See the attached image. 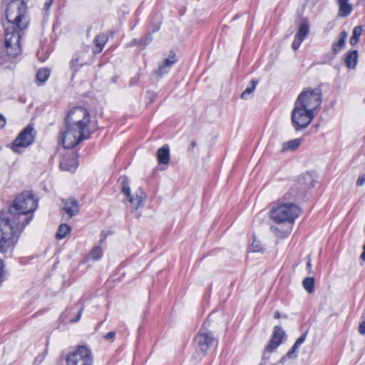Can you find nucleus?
<instances>
[{
	"instance_id": "4be33fe9",
	"label": "nucleus",
	"mask_w": 365,
	"mask_h": 365,
	"mask_svg": "<svg viewBox=\"0 0 365 365\" xmlns=\"http://www.w3.org/2000/svg\"><path fill=\"white\" fill-rule=\"evenodd\" d=\"M157 157L159 163L160 164H168L170 161V148L168 145H163L159 148L157 152Z\"/></svg>"
},
{
	"instance_id": "a19ab883",
	"label": "nucleus",
	"mask_w": 365,
	"mask_h": 365,
	"mask_svg": "<svg viewBox=\"0 0 365 365\" xmlns=\"http://www.w3.org/2000/svg\"><path fill=\"white\" fill-rule=\"evenodd\" d=\"M83 310V308L81 307L77 313L76 317L73 319H71L69 321L73 323L77 322L78 321H79L81 317V314H82Z\"/></svg>"
},
{
	"instance_id": "2f4dec72",
	"label": "nucleus",
	"mask_w": 365,
	"mask_h": 365,
	"mask_svg": "<svg viewBox=\"0 0 365 365\" xmlns=\"http://www.w3.org/2000/svg\"><path fill=\"white\" fill-rule=\"evenodd\" d=\"M302 284L306 291L312 293L314 290V279L313 277H306L303 279Z\"/></svg>"
},
{
	"instance_id": "09e8293b",
	"label": "nucleus",
	"mask_w": 365,
	"mask_h": 365,
	"mask_svg": "<svg viewBox=\"0 0 365 365\" xmlns=\"http://www.w3.org/2000/svg\"><path fill=\"white\" fill-rule=\"evenodd\" d=\"M307 268L308 269V272L309 273L311 272V269H312V262H311L310 258L308 259V261L307 262Z\"/></svg>"
},
{
	"instance_id": "c85d7f7f",
	"label": "nucleus",
	"mask_w": 365,
	"mask_h": 365,
	"mask_svg": "<svg viewBox=\"0 0 365 365\" xmlns=\"http://www.w3.org/2000/svg\"><path fill=\"white\" fill-rule=\"evenodd\" d=\"M113 36V34L102 33L99 34L95 37L94 43L95 46H105L108 42L109 36Z\"/></svg>"
},
{
	"instance_id": "c756f323",
	"label": "nucleus",
	"mask_w": 365,
	"mask_h": 365,
	"mask_svg": "<svg viewBox=\"0 0 365 365\" xmlns=\"http://www.w3.org/2000/svg\"><path fill=\"white\" fill-rule=\"evenodd\" d=\"M50 53L49 47H40L36 51V56L39 61L43 62L48 58Z\"/></svg>"
},
{
	"instance_id": "dca6fc26",
	"label": "nucleus",
	"mask_w": 365,
	"mask_h": 365,
	"mask_svg": "<svg viewBox=\"0 0 365 365\" xmlns=\"http://www.w3.org/2000/svg\"><path fill=\"white\" fill-rule=\"evenodd\" d=\"M21 53V47H0V67Z\"/></svg>"
},
{
	"instance_id": "473e14b6",
	"label": "nucleus",
	"mask_w": 365,
	"mask_h": 365,
	"mask_svg": "<svg viewBox=\"0 0 365 365\" xmlns=\"http://www.w3.org/2000/svg\"><path fill=\"white\" fill-rule=\"evenodd\" d=\"M119 182L121 185L122 192L125 195H129L130 192V189L128 185V178L125 176L120 177L119 179Z\"/></svg>"
},
{
	"instance_id": "ea45409f",
	"label": "nucleus",
	"mask_w": 365,
	"mask_h": 365,
	"mask_svg": "<svg viewBox=\"0 0 365 365\" xmlns=\"http://www.w3.org/2000/svg\"><path fill=\"white\" fill-rule=\"evenodd\" d=\"M115 331H109L104 336V338L108 341H113L115 339Z\"/></svg>"
},
{
	"instance_id": "603ef678",
	"label": "nucleus",
	"mask_w": 365,
	"mask_h": 365,
	"mask_svg": "<svg viewBox=\"0 0 365 365\" xmlns=\"http://www.w3.org/2000/svg\"><path fill=\"white\" fill-rule=\"evenodd\" d=\"M191 146H192V148L195 147V146H196V142L192 141V142L191 143Z\"/></svg>"
},
{
	"instance_id": "bb28decb",
	"label": "nucleus",
	"mask_w": 365,
	"mask_h": 365,
	"mask_svg": "<svg viewBox=\"0 0 365 365\" xmlns=\"http://www.w3.org/2000/svg\"><path fill=\"white\" fill-rule=\"evenodd\" d=\"M307 331L302 334L295 341L292 347L288 351V356H290L294 354H297V349L304 342L307 338Z\"/></svg>"
},
{
	"instance_id": "f8f14e48",
	"label": "nucleus",
	"mask_w": 365,
	"mask_h": 365,
	"mask_svg": "<svg viewBox=\"0 0 365 365\" xmlns=\"http://www.w3.org/2000/svg\"><path fill=\"white\" fill-rule=\"evenodd\" d=\"M25 30H20L10 26L5 29L4 46H21Z\"/></svg>"
},
{
	"instance_id": "58836bf2",
	"label": "nucleus",
	"mask_w": 365,
	"mask_h": 365,
	"mask_svg": "<svg viewBox=\"0 0 365 365\" xmlns=\"http://www.w3.org/2000/svg\"><path fill=\"white\" fill-rule=\"evenodd\" d=\"M297 357V354H294L293 353V354L290 356H288V352L286 354V355H284V356H282L280 360L277 363V365L278 364H281V365H283L284 364L286 360L287 359H296Z\"/></svg>"
},
{
	"instance_id": "79ce46f5",
	"label": "nucleus",
	"mask_w": 365,
	"mask_h": 365,
	"mask_svg": "<svg viewBox=\"0 0 365 365\" xmlns=\"http://www.w3.org/2000/svg\"><path fill=\"white\" fill-rule=\"evenodd\" d=\"M365 183V175L360 176L356 180V185L361 186Z\"/></svg>"
},
{
	"instance_id": "5701e85b",
	"label": "nucleus",
	"mask_w": 365,
	"mask_h": 365,
	"mask_svg": "<svg viewBox=\"0 0 365 365\" xmlns=\"http://www.w3.org/2000/svg\"><path fill=\"white\" fill-rule=\"evenodd\" d=\"M302 138H296L293 140H288L287 142H284L282 144L281 152L285 153L287 151H293L295 150L302 143Z\"/></svg>"
},
{
	"instance_id": "9d476101",
	"label": "nucleus",
	"mask_w": 365,
	"mask_h": 365,
	"mask_svg": "<svg viewBox=\"0 0 365 365\" xmlns=\"http://www.w3.org/2000/svg\"><path fill=\"white\" fill-rule=\"evenodd\" d=\"M284 336L285 333L284 330L280 327L276 326L274 329L272 338L268 344L265 346L263 352L262 356L264 360L269 359L270 354L282 343V340Z\"/></svg>"
},
{
	"instance_id": "49530a36",
	"label": "nucleus",
	"mask_w": 365,
	"mask_h": 365,
	"mask_svg": "<svg viewBox=\"0 0 365 365\" xmlns=\"http://www.w3.org/2000/svg\"><path fill=\"white\" fill-rule=\"evenodd\" d=\"M44 359V356H38L36 359H35V361H34V363L36 364H39L40 363H41L43 361Z\"/></svg>"
},
{
	"instance_id": "ddd939ff",
	"label": "nucleus",
	"mask_w": 365,
	"mask_h": 365,
	"mask_svg": "<svg viewBox=\"0 0 365 365\" xmlns=\"http://www.w3.org/2000/svg\"><path fill=\"white\" fill-rule=\"evenodd\" d=\"M178 61L175 53L170 51L168 55H165L162 61H160L158 66V68L154 70L155 73L159 77L168 73L171 67Z\"/></svg>"
},
{
	"instance_id": "c9c22d12",
	"label": "nucleus",
	"mask_w": 365,
	"mask_h": 365,
	"mask_svg": "<svg viewBox=\"0 0 365 365\" xmlns=\"http://www.w3.org/2000/svg\"><path fill=\"white\" fill-rule=\"evenodd\" d=\"M251 251L254 252H259L263 251L262 245L260 241L257 240L255 237H253V241L250 247Z\"/></svg>"
},
{
	"instance_id": "39448f33",
	"label": "nucleus",
	"mask_w": 365,
	"mask_h": 365,
	"mask_svg": "<svg viewBox=\"0 0 365 365\" xmlns=\"http://www.w3.org/2000/svg\"><path fill=\"white\" fill-rule=\"evenodd\" d=\"M314 180L311 175L306 174L294 180L288 192L284 195V200H294L304 195L305 192L314 186Z\"/></svg>"
},
{
	"instance_id": "e433bc0d",
	"label": "nucleus",
	"mask_w": 365,
	"mask_h": 365,
	"mask_svg": "<svg viewBox=\"0 0 365 365\" xmlns=\"http://www.w3.org/2000/svg\"><path fill=\"white\" fill-rule=\"evenodd\" d=\"M102 51L103 47H88V50L86 52H88V56L93 58L96 54L100 53Z\"/></svg>"
},
{
	"instance_id": "412c9836",
	"label": "nucleus",
	"mask_w": 365,
	"mask_h": 365,
	"mask_svg": "<svg viewBox=\"0 0 365 365\" xmlns=\"http://www.w3.org/2000/svg\"><path fill=\"white\" fill-rule=\"evenodd\" d=\"M359 54L356 50L349 51L344 55V63L350 68H355L358 62Z\"/></svg>"
},
{
	"instance_id": "a18cd8bd",
	"label": "nucleus",
	"mask_w": 365,
	"mask_h": 365,
	"mask_svg": "<svg viewBox=\"0 0 365 365\" xmlns=\"http://www.w3.org/2000/svg\"><path fill=\"white\" fill-rule=\"evenodd\" d=\"M5 124L6 119L1 114H0V128H3L5 126Z\"/></svg>"
},
{
	"instance_id": "3c124183",
	"label": "nucleus",
	"mask_w": 365,
	"mask_h": 365,
	"mask_svg": "<svg viewBox=\"0 0 365 365\" xmlns=\"http://www.w3.org/2000/svg\"><path fill=\"white\" fill-rule=\"evenodd\" d=\"M274 317L276 319H279L280 317V313L278 311H276L274 312Z\"/></svg>"
},
{
	"instance_id": "de8ad7c7",
	"label": "nucleus",
	"mask_w": 365,
	"mask_h": 365,
	"mask_svg": "<svg viewBox=\"0 0 365 365\" xmlns=\"http://www.w3.org/2000/svg\"><path fill=\"white\" fill-rule=\"evenodd\" d=\"M52 3H53V0H47L44 4L45 9H48L50 8V6H51Z\"/></svg>"
},
{
	"instance_id": "f3484780",
	"label": "nucleus",
	"mask_w": 365,
	"mask_h": 365,
	"mask_svg": "<svg viewBox=\"0 0 365 365\" xmlns=\"http://www.w3.org/2000/svg\"><path fill=\"white\" fill-rule=\"evenodd\" d=\"M125 196L131 205V209L133 212L136 211L137 209L143 205V201L145 199V195L143 190L140 188H138L134 195H131L130 192L129 195Z\"/></svg>"
},
{
	"instance_id": "f704fd0d",
	"label": "nucleus",
	"mask_w": 365,
	"mask_h": 365,
	"mask_svg": "<svg viewBox=\"0 0 365 365\" xmlns=\"http://www.w3.org/2000/svg\"><path fill=\"white\" fill-rule=\"evenodd\" d=\"M348 34L345 31H342L339 36L337 41L333 43L332 46H344L346 39H347Z\"/></svg>"
},
{
	"instance_id": "a211bd4d",
	"label": "nucleus",
	"mask_w": 365,
	"mask_h": 365,
	"mask_svg": "<svg viewBox=\"0 0 365 365\" xmlns=\"http://www.w3.org/2000/svg\"><path fill=\"white\" fill-rule=\"evenodd\" d=\"M78 167V160L74 154L64 156L60 163L62 170L74 172Z\"/></svg>"
},
{
	"instance_id": "13d9d810",
	"label": "nucleus",
	"mask_w": 365,
	"mask_h": 365,
	"mask_svg": "<svg viewBox=\"0 0 365 365\" xmlns=\"http://www.w3.org/2000/svg\"><path fill=\"white\" fill-rule=\"evenodd\" d=\"M67 312V310H65V312H63V314H66Z\"/></svg>"
},
{
	"instance_id": "423d86ee",
	"label": "nucleus",
	"mask_w": 365,
	"mask_h": 365,
	"mask_svg": "<svg viewBox=\"0 0 365 365\" xmlns=\"http://www.w3.org/2000/svg\"><path fill=\"white\" fill-rule=\"evenodd\" d=\"M321 103L322 93L319 89H306L299 95L294 103L300 107L310 109L314 113Z\"/></svg>"
},
{
	"instance_id": "6ab92c4d",
	"label": "nucleus",
	"mask_w": 365,
	"mask_h": 365,
	"mask_svg": "<svg viewBox=\"0 0 365 365\" xmlns=\"http://www.w3.org/2000/svg\"><path fill=\"white\" fill-rule=\"evenodd\" d=\"M309 32V26L307 21H304L302 22L299 26V30L295 35L294 41L292 46H299L307 36Z\"/></svg>"
},
{
	"instance_id": "aec40b11",
	"label": "nucleus",
	"mask_w": 365,
	"mask_h": 365,
	"mask_svg": "<svg viewBox=\"0 0 365 365\" xmlns=\"http://www.w3.org/2000/svg\"><path fill=\"white\" fill-rule=\"evenodd\" d=\"M349 0H336L339 6L338 16L339 17H346L352 11V5L349 3Z\"/></svg>"
},
{
	"instance_id": "cd10ccee",
	"label": "nucleus",
	"mask_w": 365,
	"mask_h": 365,
	"mask_svg": "<svg viewBox=\"0 0 365 365\" xmlns=\"http://www.w3.org/2000/svg\"><path fill=\"white\" fill-rule=\"evenodd\" d=\"M71 231V227L67 224H61L56 234V237L58 240H62L65 238Z\"/></svg>"
},
{
	"instance_id": "9b49d317",
	"label": "nucleus",
	"mask_w": 365,
	"mask_h": 365,
	"mask_svg": "<svg viewBox=\"0 0 365 365\" xmlns=\"http://www.w3.org/2000/svg\"><path fill=\"white\" fill-rule=\"evenodd\" d=\"M195 343L200 351L206 353L212 346L216 344L217 341L211 332L200 331L195 338Z\"/></svg>"
},
{
	"instance_id": "c03bdc74",
	"label": "nucleus",
	"mask_w": 365,
	"mask_h": 365,
	"mask_svg": "<svg viewBox=\"0 0 365 365\" xmlns=\"http://www.w3.org/2000/svg\"><path fill=\"white\" fill-rule=\"evenodd\" d=\"M160 25L159 23L155 24L152 26L151 34L158 31L160 29Z\"/></svg>"
},
{
	"instance_id": "f257e3e1",
	"label": "nucleus",
	"mask_w": 365,
	"mask_h": 365,
	"mask_svg": "<svg viewBox=\"0 0 365 365\" xmlns=\"http://www.w3.org/2000/svg\"><path fill=\"white\" fill-rule=\"evenodd\" d=\"M38 200L26 191L18 195L10 206L7 215L0 218V252L11 255L18 238L32 219L29 216L37 208Z\"/></svg>"
},
{
	"instance_id": "052dcab7",
	"label": "nucleus",
	"mask_w": 365,
	"mask_h": 365,
	"mask_svg": "<svg viewBox=\"0 0 365 365\" xmlns=\"http://www.w3.org/2000/svg\"><path fill=\"white\" fill-rule=\"evenodd\" d=\"M363 2H364V5H365V0H363Z\"/></svg>"
},
{
	"instance_id": "2eb2a0df",
	"label": "nucleus",
	"mask_w": 365,
	"mask_h": 365,
	"mask_svg": "<svg viewBox=\"0 0 365 365\" xmlns=\"http://www.w3.org/2000/svg\"><path fill=\"white\" fill-rule=\"evenodd\" d=\"M87 50L88 47L83 48L73 56L70 67L73 72H76L81 66L90 63L93 61L91 56H88V53L85 52Z\"/></svg>"
},
{
	"instance_id": "6e6552de",
	"label": "nucleus",
	"mask_w": 365,
	"mask_h": 365,
	"mask_svg": "<svg viewBox=\"0 0 365 365\" xmlns=\"http://www.w3.org/2000/svg\"><path fill=\"white\" fill-rule=\"evenodd\" d=\"M67 365H93L91 351L85 346H78L73 351L67 355Z\"/></svg>"
},
{
	"instance_id": "0eeeda50",
	"label": "nucleus",
	"mask_w": 365,
	"mask_h": 365,
	"mask_svg": "<svg viewBox=\"0 0 365 365\" xmlns=\"http://www.w3.org/2000/svg\"><path fill=\"white\" fill-rule=\"evenodd\" d=\"M315 116V113L299 106L294 103V109L292 112L291 120L292 124L296 130L306 128L312 122Z\"/></svg>"
},
{
	"instance_id": "37998d69",
	"label": "nucleus",
	"mask_w": 365,
	"mask_h": 365,
	"mask_svg": "<svg viewBox=\"0 0 365 365\" xmlns=\"http://www.w3.org/2000/svg\"><path fill=\"white\" fill-rule=\"evenodd\" d=\"M359 331L360 334L364 335L365 334V321H363L360 323L359 327Z\"/></svg>"
},
{
	"instance_id": "4c0bfd02",
	"label": "nucleus",
	"mask_w": 365,
	"mask_h": 365,
	"mask_svg": "<svg viewBox=\"0 0 365 365\" xmlns=\"http://www.w3.org/2000/svg\"><path fill=\"white\" fill-rule=\"evenodd\" d=\"M152 34L151 32H148L145 37L141 39L140 42V46H146L148 44H150L152 41Z\"/></svg>"
},
{
	"instance_id": "bf43d9fd",
	"label": "nucleus",
	"mask_w": 365,
	"mask_h": 365,
	"mask_svg": "<svg viewBox=\"0 0 365 365\" xmlns=\"http://www.w3.org/2000/svg\"><path fill=\"white\" fill-rule=\"evenodd\" d=\"M269 365H277V364H269Z\"/></svg>"
},
{
	"instance_id": "4468645a",
	"label": "nucleus",
	"mask_w": 365,
	"mask_h": 365,
	"mask_svg": "<svg viewBox=\"0 0 365 365\" xmlns=\"http://www.w3.org/2000/svg\"><path fill=\"white\" fill-rule=\"evenodd\" d=\"M63 218L66 220H70L77 215L80 210V205L76 199L71 197L62 200Z\"/></svg>"
},
{
	"instance_id": "7c9ffc66",
	"label": "nucleus",
	"mask_w": 365,
	"mask_h": 365,
	"mask_svg": "<svg viewBox=\"0 0 365 365\" xmlns=\"http://www.w3.org/2000/svg\"><path fill=\"white\" fill-rule=\"evenodd\" d=\"M257 84V81L255 80H252L250 81V85L248 86L241 94V98L243 99H248L251 94L254 92L256 86Z\"/></svg>"
},
{
	"instance_id": "5fc2aeb1",
	"label": "nucleus",
	"mask_w": 365,
	"mask_h": 365,
	"mask_svg": "<svg viewBox=\"0 0 365 365\" xmlns=\"http://www.w3.org/2000/svg\"><path fill=\"white\" fill-rule=\"evenodd\" d=\"M334 52H335V53H336V52H337V50H336V47H334Z\"/></svg>"
},
{
	"instance_id": "6e6d98bb",
	"label": "nucleus",
	"mask_w": 365,
	"mask_h": 365,
	"mask_svg": "<svg viewBox=\"0 0 365 365\" xmlns=\"http://www.w3.org/2000/svg\"><path fill=\"white\" fill-rule=\"evenodd\" d=\"M67 312V310H65V312H63V314H66Z\"/></svg>"
},
{
	"instance_id": "b1692460",
	"label": "nucleus",
	"mask_w": 365,
	"mask_h": 365,
	"mask_svg": "<svg viewBox=\"0 0 365 365\" xmlns=\"http://www.w3.org/2000/svg\"><path fill=\"white\" fill-rule=\"evenodd\" d=\"M51 71L46 68H40L36 75V83L38 86L43 85L49 78Z\"/></svg>"
},
{
	"instance_id": "393cba45",
	"label": "nucleus",
	"mask_w": 365,
	"mask_h": 365,
	"mask_svg": "<svg viewBox=\"0 0 365 365\" xmlns=\"http://www.w3.org/2000/svg\"><path fill=\"white\" fill-rule=\"evenodd\" d=\"M292 226L289 225L284 230H282L278 226H271L272 232L278 238L283 239L289 236L291 233Z\"/></svg>"
},
{
	"instance_id": "f03ea898",
	"label": "nucleus",
	"mask_w": 365,
	"mask_h": 365,
	"mask_svg": "<svg viewBox=\"0 0 365 365\" xmlns=\"http://www.w3.org/2000/svg\"><path fill=\"white\" fill-rule=\"evenodd\" d=\"M90 121V114L86 108L76 107L70 110L66 118V130L61 135L63 148H72L88 139L91 135Z\"/></svg>"
},
{
	"instance_id": "7ed1b4c3",
	"label": "nucleus",
	"mask_w": 365,
	"mask_h": 365,
	"mask_svg": "<svg viewBox=\"0 0 365 365\" xmlns=\"http://www.w3.org/2000/svg\"><path fill=\"white\" fill-rule=\"evenodd\" d=\"M5 17L10 26L20 30H26L30 18L26 1L24 0H11L6 6Z\"/></svg>"
},
{
	"instance_id": "8fccbe9b",
	"label": "nucleus",
	"mask_w": 365,
	"mask_h": 365,
	"mask_svg": "<svg viewBox=\"0 0 365 365\" xmlns=\"http://www.w3.org/2000/svg\"><path fill=\"white\" fill-rule=\"evenodd\" d=\"M259 365H268V360H264L262 357V362Z\"/></svg>"
},
{
	"instance_id": "864d4df0",
	"label": "nucleus",
	"mask_w": 365,
	"mask_h": 365,
	"mask_svg": "<svg viewBox=\"0 0 365 365\" xmlns=\"http://www.w3.org/2000/svg\"><path fill=\"white\" fill-rule=\"evenodd\" d=\"M293 48H294V51H296V50L298 48V47L294 46V47H293Z\"/></svg>"
},
{
	"instance_id": "4d7b16f0",
	"label": "nucleus",
	"mask_w": 365,
	"mask_h": 365,
	"mask_svg": "<svg viewBox=\"0 0 365 365\" xmlns=\"http://www.w3.org/2000/svg\"><path fill=\"white\" fill-rule=\"evenodd\" d=\"M67 312V310H65V312H63V314H66Z\"/></svg>"
},
{
	"instance_id": "1a4fd4ad",
	"label": "nucleus",
	"mask_w": 365,
	"mask_h": 365,
	"mask_svg": "<svg viewBox=\"0 0 365 365\" xmlns=\"http://www.w3.org/2000/svg\"><path fill=\"white\" fill-rule=\"evenodd\" d=\"M34 130V127L29 125L18 135L11 146L14 152H19V148H26L34 143L35 138Z\"/></svg>"
},
{
	"instance_id": "72a5a7b5",
	"label": "nucleus",
	"mask_w": 365,
	"mask_h": 365,
	"mask_svg": "<svg viewBox=\"0 0 365 365\" xmlns=\"http://www.w3.org/2000/svg\"><path fill=\"white\" fill-rule=\"evenodd\" d=\"M103 256V250H102V248L97 246V247H94L90 254H89V257L93 259V260H99Z\"/></svg>"
},
{
	"instance_id": "20e7f679",
	"label": "nucleus",
	"mask_w": 365,
	"mask_h": 365,
	"mask_svg": "<svg viewBox=\"0 0 365 365\" xmlns=\"http://www.w3.org/2000/svg\"><path fill=\"white\" fill-rule=\"evenodd\" d=\"M301 210L294 202H279L269 212L272 220L277 224L293 225L299 216Z\"/></svg>"
},
{
	"instance_id": "a878e982",
	"label": "nucleus",
	"mask_w": 365,
	"mask_h": 365,
	"mask_svg": "<svg viewBox=\"0 0 365 365\" xmlns=\"http://www.w3.org/2000/svg\"><path fill=\"white\" fill-rule=\"evenodd\" d=\"M363 32V27L361 26H356L354 28L352 35L349 40L351 46H355L359 43V38Z\"/></svg>"
}]
</instances>
